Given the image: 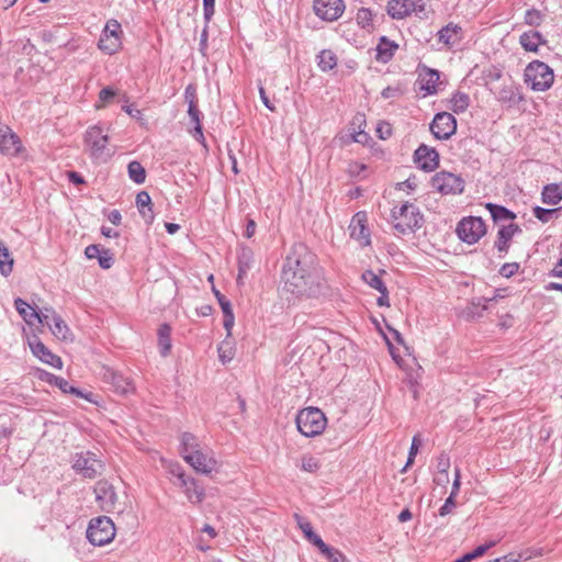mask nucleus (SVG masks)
Returning a JSON list of instances; mask_svg holds the SVG:
<instances>
[{
  "label": "nucleus",
  "mask_w": 562,
  "mask_h": 562,
  "mask_svg": "<svg viewBox=\"0 0 562 562\" xmlns=\"http://www.w3.org/2000/svg\"><path fill=\"white\" fill-rule=\"evenodd\" d=\"M553 80L552 69L542 61H531L525 70V81L532 90L546 91L552 86Z\"/></svg>",
  "instance_id": "obj_5"
},
{
  "label": "nucleus",
  "mask_w": 562,
  "mask_h": 562,
  "mask_svg": "<svg viewBox=\"0 0 562 562\" xmlns=\"http://www.w3.org/2000/svg\"><path fill=\"white\" fill-rule=\"evenodd\" d=\"M541 199L546 204H558L562 200V186L555 183L546 186L542 190Z\"/></svg>",
  "instance_id": "obj_33"
},
{
  "label": "nucleus",
  "mask_w": 562,
  "mask_h": 562,
  "mask_svg": "<svg viewBox=\"0 0 562 562\" xmlns=\"http://www.w3.org/2000/svg\"><path fill=\"white\" fill-rule=\"evenodd\" d=\"M86 145L90 155L98 160H106L111 154L108 150L109 137L100 126H92L86 132Z\"/></svg>",
  "instance_id": "obj_10"
},
{
  "label": "nucleus",
  "mask_w": 562,
  "mask_h": 562,
  "mask_svg": "<svg viewBox=\"0 0 562 562\" xmlns=\"http://www.w3.org/2000/svg\"><path fill=\"white\" fill-rule=\"evenodd\" d=\"M14 260L8 247L0 241V272L3 276H9L13 270Z\"/></svg>",
  "instance_id": "obj_36"
},
{
  "label": "nucleus",
  "mask_w": 562,
  "mask_h": 562,
  "mask_svg": "<svg viewBox=\"0 0 562 562\" xmlns=\"http://www.w3.org/2000/svg\"><path fill=\"white\" fill-rule=\"evenodd\" d=\"M376 132H378L380 138L386 139L387 137L391 136L392 128L389 123L383 122V123L379 124Z\"/></svg>",
  "instance_id": "obj_58"
},
{
  "label": "nucleus",
  "mask_w": 562,
  "mask_h": 562,
  "mask_svg": "<svg viewBox=\"0 0 562 562\" xmlns=\"http://www.w3.org/2000/svg\"><path fill=\"white\" fill-rule=\"evenodd\" d=\"M526 23L529 25H538L541 20L540 12L537 10H528L525 16Z\"/></svg>",
  "instance_id": "obj_56"
},
{
  "label": "nucleus",
  "mask_w": 562,
  "mask_h": 562,
  "mask_svg": "<svg viewBox=\"0 0 562 562\" xmlns=\"http://www.w3.org/2000/svg\"><path fill=\"white\" fill-rule=\"evenodd\" d=\"M22 148L19 136L8 126L0 127V151L8 156H15Z\"/></svg>",
  "instance_id": "obj_17"
},
{
  "label": "nucleus",
  "mask_w": 562,
  "mask_h": 562,
  "mask_svg": "<svg viewBox=\"0 0 562 562\" xmlns=\"http://www.w3.org/2000/svg\"><path fill=\"white\" fill-rule=\"evenodd\" d=\"M520 232L521 228L517 224L510 223L508 225H503L497 233V238L494 245L498 252L507 254L512 238L515 234Z\"/></svg>",
  "instance_id": "obj_23"
},
{
  "label": "nucleus",
  "mask_w": 562,
  "mask_h": 562,
  "mask_svg": "<svg viewBox=\"0 0 562 562\" xmlns=\"http://www.w3.org/2000/svg\"><path fill=\"white\" fill-rule=\"evenodd\" d=\"M223 325H224V328L226 329L227 331V336H231L232 334V328L234 326V314L233 312L228 313V314H224V322H223Z\"/></svg>",
  "instance_id": "obj_59"
},
{
  "label": "nucleus",
  "mask_w": 562,
  "mask_h": 562,
  "mask_svg": "<svg viewBox=\"0 0 562 562\" xmlns=\"http://www.w3.org/2000/svg\"><path fill=\"white\" fill-rule=\"evenodd\" d=\"M496 541H490L486 544L479 546L472 552L465 553V559L471 562L472 560L482 557L488 549L493 548Z\"/></svg>",
  "instance_id": "obj_49"
},
{
  "label": "nucleus",
  "mask_w": 562,
  "mask_h": 562,
  "mask_svg": "<svg viewBox=\"0 0 562 562\" xmlns=\"http://www.w3.org/2000/svg\"><path fill=\"white\" fill-rule=\"evenodd\" d=\"M430 131L437 139H448L457 131V120L451 113H437L430 124Z\"/></svg>",
  "instance_id": "obj_13"
},
{
  "label": "nucleus",
  "mask_w": 562,
  "mask_h": 562,
  "mask_svg": "<svg viewBox=\"0 0 562 562\" xmlns=\"http://www.w3.org/2000/svg\"><path fill=\"white\" fill-rule=\"evenodd\" d=\"M460 31L461 27L459 25L449 23L438 32V40L447 47H452L461 40Z\"/></svg>",
  "instance_id": "obj_28"
},
{
  "label": "nucleus",
  "mask_w": 562,
  "mask_h": 562,
  "mask_svg": "<svg viewBox=\"0 0 562 562\" xmlns=\"http://www.w3.org/2000/svg\"><path fill=\"white\" fill-rule=\"evenodd\" d=\"M521 560L528 561L530 560V555H525V553L510 552L504 557L495 559L493 562H519Z\"/></svg>",
  "instance_id": "obj_50"
},
{
  "label": "nucleus",
  "mask_w": 562,
  "mask_h": 562,
  "mask_svg": "<svg viewBox=\"0 0 562 562\" xmlns=\"http://www.w3.org/2000/svg\"><path fill=\"white\" fill-rule=\"evenodd\" d=\"M14 305L19 314L29 325H33L34 321H37L40 324H48L49 315L45 314L46 312H37L22 299H16Z\"/></svg>",
  "instance_id": "obj_18"
},
{
  "label": "nucleus",
  "mask_w": 562,
  "mask_h": 562,
  "mask_svg": "<svg viewBox=\"0 0 562 562\" xmlns=\"http://www.w3.org/2000/svg\"><path fill=\"white\" fill-rule=\"evenodd\" d=\"M102 371L103 381L109 384L117 394L126 395L134 392L135 387L131 379L124 376L111 368L104 367Z\"/></svg>",
  "instance_id": "obj_15"
},
{
  "label": "nucleus",
  "mask_w": 562,
  "mask_h": 562,
  "mask_svg": "<svg viewBox=\"0 0 562 562\" xmlns=\"http://www.w3.org/2000/svg\"><path fill=\"white\" fill-rule=\"evenodd\" d=\"M362 279L369 286L378 290L379 292L386 288L381 278L371 270L364 271L362 274Z\"/></svg>",
  "instance_id": "obj_39"
},
{
  "label": "nucleus",
  "mask_w": 562,
  "mask_h": 562,
  "mask_svg": "<svg viewBox=\"0 0 562 562\" xmlns=\"http://www.w3.org/2000/svg\"><path fill=\"white\" fill-rule=\"evenodd\" d=\"M439 71L424 67L418 74L417 83L419 91L424 92V95L437 93V85L439 81Z\"/></svg>",
  "instance_id": "obj_19"
},
{
  "label": "nucleus",
  "mask_w": 562,
  "mask_h": 562,
  "mask_svg": "<svg viewBox=\"0 0 562 562\" xmlns=\"http://www.w3.org/2000/svg\"><path fill=\"white\" fill-rule=\"evenodd\" d=\"M98 261L101 268L109 269L113 263V258L108 250L100 252Z\"/></svg>",
  "instance_id": "obj_55"
},
{
  "label": "nucleus",
  "mask_w": 562,
  "mask_h": 562,
  "mask_svg": "<svg viewBox=\"0 0 562 562\" xmlns=\"http://www.w3.org/2000/svg\"><path fill=\"white\" fill-rule=\"evenodd\" d=\"M297 430L305 437L321 435L327 424L325 414L317 407H306L296 415Z\"/></svg>",
  "instance_id": "obj_4"
},
{
  "label": "nucleus",
  "mask_w": 562,
  "mask_h": 562,
  "mask_svg": "<svg viewBox=\"0 0 562 562\" xmlns=\"http://www.w3.org/2000/svg\"><path fill=\"white\" fill-rule=\"evenodd\" d=\"M122 110L126 112L128 115L136 120H142V112L138 109H134L132 105L125 104L122 106Z\"/></svg>",
  "instance_id": "obj_62"
},
{
  "label": "nucleus",
  "mask_w": 562,
  "mask_h": 562,
  "mask_svg": "<svg viewBox=\"0 0 562 562\" xmlns=\"http://www.w3.org/2000/svg\"><path fill=\"white\" fill-rule=\"evenodd\" d=\"M98 47L102 52H104L109 55H112V54L116 53L119 50V48L121 47V37L116 36V35H109V34L102 33V35L99 40V43H98Z\"/></svg>",
  "instance_id": "obj_32"
},
{
  "label": "nucleus",
  "mask_w": 562,
  "mask_h": 562,
  "mask_svg": "<svg viewBox=\"0 0 562 562\" xmlns=\"http://www.w3.org/2000/svg\"><path fill=\"white\" fill-rule=\"evenodd\" d=\"M136 205L138 207L139 213L145 218L146 222L150 223L154 218L151 211V199L146 191H140L136 195Z\"/></svg>",
  "instance_id": "obj_31"
},
{
  "label": "nucleus",
  "mask_w": 562,
  "mask_h": 562,
  "mask_svg": "<svg viewBox=\"0 0 562 562\" xmlns=\"http://www.w3.org/2000/svg\"><path fill=\"white\" fill-rule=\"evenodd\" d=\"M72 469L87 479H94L104 471V464L95 454L87 451L76 453L72 458Z\"/></svg>",
  "instance_id": "obj_7"
},
{
  "label": "nucleus",
  "mask_w": 562,
  "mask_h": 562,
  "mask_svg": "<svg viewBox=\"0 0 562 562\" xmlns=\"http://www.w3.org/2000/svg\"><path fill=\"white\" fill-rule=\"evenodd\" d=\"M464 184L462 177L445 170L437 172L431 179L432 189L443 195L461 194Z\"/></svg>",
  "instance_id": "obj_9"
},
{
  "label": "nucleus",
  "mask_w": 562,
  "mask_h": 562,
  "mask_svg": "<svg viewBox=\"0 0 562 562\" xmlns=\"http://www.w3.org/2000/svg\"><path fill=\"white\" fill-rule=\"evenodd\" d=\"M420 445H422L420 436L415 435L412 440V445H411V449L408 452V458H407L406 464L403 468L402 472H405L414 463L415 457L418 452Z\"/></svg>",
  "instance_id": "obj_41"
},
{
  "label": "nucleus",
  "mask_w": 562,
  "mask_h": 562,
  "mask_svg": "<svg viewBox=\"0 0 562 562\" xmlns=\"http://www.w3.org/2000/svg\"><path fill=\"white\" fill-rule=\"evenodd\" d=\"M178 481L180 482L183 492L188 499L195 504L203 499L204 491L202 486H199L196 482L184 473L178 472Z\"/></svg>",
  "instance_id": "obj_22"
},
{
  "label": "nucleus",
  "mask_w": 562,
  "mask_h": 562,
  "mask_svg": "<svg viewBox=\"0 0 562 562\" xmlns=\"http://www.w3.org/2000/svg\"><path fill=\"white\" fill-rule=\"evenodd\" d=\"M317 65L322 71L333 70L337 66V56L330 49H323L317 55Z\"/></svg>",
  "instance_id": "obj_35"
},
{
  "label": "nucleus",
  "mask_w": 562,
  "mask_h": 562,
  "mask_svg": "<svg viewBox=\"0 0 562 562\" xmlns=\"http://www.w3.org/2000/svg\"><path fill=\"white\" fill-rule=\"evenodd\" d=\"M294 517H295L299 528L302 530L305 538L310 541L316 535L313 531V527H312L311 522H308L307 520H305L303 517H301L297 514H295Z\"/></svg>",
  "instance_id": "obj_46"
},
{
  "label": "nucleus",
  "mask_w": 562,
  "mask_h": 562,
  "mask_svg": "<svg viewBox=\"0 0 562 562\" xmlns=\"http://www.w3.org/2000/svg\"><path fill=\"white\" fill-rule=\"evenodd\" d=\"M171 333L172 327L170 324H162L158 328V347L159 352L162 357H167L171 352L172 344H171Z\"/></svg>",
  "instance_id": "obj_27"
},
{
  "label": "nucleus",
  "mask_w": 562,
  "mask_h": 562,
  "mask_svg": "<svg viewBox=\"0 0 562 562\" xmlns=\"http://www.w3.org/2000/svg\"><path fill=\"white\" fill-rule=\"evenodd\" d=\"M415 162L425 171H432L439 165V154L435 148L422 144L414 154Z\"/></svg>",
  "instance_id": "obj_16"
},
{
  "label": "nucleus",
  "mask_w": 562,
  "mask_h": 562,
  "mask_svg": "<svg viewBox=\"0 0 562 562\" xmlns=\"http://www.w3.org/2000/svg\"><path fill=\"white\" fill-rule=\"evenodd\" d=\"M104 34L120 36L122 33L121 24L116 20H109L103 29Z\"/></svg>",
  "instance_id": "obj_51"
},
{
  "label": "nucleus",
  "mask_w": 562,
  "mask_h": 562,
  "mask_svg": "<svg viewBox=\"0 0 562 562\" xmlns=\"http://www.w3.org/2000/svg\"><path fill=\"white\" fill-rule=\"evenodd\" d=\"M115 537V526L111 518L100 516L90 520L87 538L93 546H105Z\"/></svg>",
  "instance_id": "obj_6"
},
{
  "label": "nucleus",
  "mask_w": 562,
  "mask_h": 562,
  "mask_svg": "<svg viewBox=\"0 0 562 562\" xmlns=\"http://www.w3.org/2000/svg\"><path fill=\"white\" fill-rule=\"evenodd\" d=\"M322 554L330 562H345L346 557L338 549L328 546L327 550H324Z\"/></svg>",
  "instance_id": "obj_48"
},
{
  "label": "nucleus",
  "mask_w": 562,
  "mask_h": 562,
  "mask_svg": "<svg viewBox=\"0 0 562 562\" xmlns=\"http://www.w3.org/2000/svg\"><path fill=\"white\" fill-rule=\"evenodd\" d=\"M518 269L519 265L517 262H507L501 267L499 274L505 278H510L518 271Z\"/></svg>",
  "instance_id": "obj_52"
},
{
  "label": "nucleus",
  "mask_w": 562,
  "mask_h": 562,
  "mask_svg": "<svg viewBox=\"0 0 562 562\" xmlns=\"http://www.w3.org/2000/svg\"><path fill=\"white\" fill-rule=\"evenodd\" d=\"M310 542L314 544L321 551V553L324 550H327L328 544H326L317 533L310 540Z\"/></svg>",
  "instance_id": "obj_63"
},
{
  "label": "nucleus",
  "mask_w": 562,
  "mask_h": 562,
  "mask_svg": "<svg viewBox=\"0 0 562 562\" xmlns=\"http://www.w3.org/2000/svg\"><path fill=\"white\" fill-rule=\"evenodd\" d=\"M30 348L35 357L42 362L47 363L56 369L63 368L61 359L54 355L46 346L38 339L30 342Z\"/></svg>",
  "instance_id": "obj_20"
},
{
  "label": "nucleus",
  "mask_w": 562,
  "mask_h": 562,
  "mask_svg": "<svg viewBox=\"0 0 562 562\" xmlns=\"http://www.w3.org/2000/svg\"><path fill=\"white\" fill-rule=\"evenodd\" d=\"M319 467H321L319 461L315 457H313V456H303L302 457V464H301L302 470L310 472V473H314L319 469Z\"/></svg>",
  "instance_id": "obj_45"
},
{
  "label": "nucleus",
  "mask_w": 562,
  "mask_h": 562,
  "mask_svg": "<svg viewBox=\"0 0 562 562\" xmlns=\"http://www.w3.org/2000/svg\"><path fill=\"white\" fill-rule=\"evenodd\" d=\"M100 252L101 251H100V249H99V247L97 245H90L85 250V255L89 259L98 258Z\"/></svg>",
  "instance_id": "obj_64"
},
{
  "label": "nucleus",
  "mask_w": 562,
  "mask_h": 562,
  "mask_svg": "<svg viewBox=\"0 0 562 562\" xmlns=\"http://www.w3.org/2000/svg\"><path fill=\"white\" fill-rule=\"evenodd\" d=\"M217 351L220 360L223 363L229 362L235 356L234 349L228 341H223L218 346Z\"/></svg>",
  "instance_id": "obj_42"
},
{
  "label": "nucleus",
  "mask_w": 562,
  "mask_h": 562,
  "mask_svg": "<svg viewBox=\"0 0 562 562\" xmlns=\"http://www.w3.org/2000/svg\"><path fill=\"white\" fill-rule=\"evenodd\" d=\"M116 94V91L111 87L103 88L99 93V103L95 105L97 109L104 108L105 104L110 102Z\"/></svg>",
  "instance_id": "obj_47"
},
{
  "label": "nucleus",
  "mask_w": 562,
  "mask_h": 562,
  "mask_svg": "<svg viewBox=\"0 0 562 562\" xmlns=\"http://www.w3.org/2000/svg\"><path fill=\"white\" fill-rule=\"evenodd\" d=\"M519 42L528 52H536L541 42V35L538 32H526L520 35Z\"/></svg>",
  "instance_id": "obj_37"
},
{
  "label": "nucleus",
  "mask_w": 562,
  "mask_h": 562,
  "mask_svg": "<svg viewBox=\"0 0 562 562\" xmlns=\"http://www.w3.org/2000/svg\"><path fill=\"white\" fill-rule=\"evenodd\" d=\"M95 499L100 508L108 513L121 510L119 496L113 486L106 481H99L94 486Z\"/></svg>",
  "instance_id": "obj_12"
},
{
  "label": "nucleus",
  "mask_w": 562,
  "mask_h": 562,
  "mask_svg": "<svg viewBox=\"0 0 562 562\" xmlns=\"http://www.w3.org/2000/svg\"><path fill=\"white\" fill-rule=\"evenodd\" d=\"M454 499H456L454 496L449 495V497L446 499L445 504L439 509V515L440 516H446L449 513H451L452 508L456 507V501Z\"/></svg>",
  "instance_id": "obj_57"
},
{
  "label": "nucleus",
  "mask_w": 562,
  "mask_h": 562,
  "mask_svg": "<svg viewBox=\"0 0 562 562\" xmlns=\"http://www.w3.org/2000/svg\"><path fill=\"white\" fill-rule=\"evenodd\" d=\"M356 20L362 27L370 26L373 20V13L368 8H360L357 12Z\"/></svg>",
  "instance_id": "obj_43"
},
{
  "label": "nucleus",
  "mask_w": 562,
  "mask_h": 562,
  "mask_svg": "<svg viewBox=\"0 0 562 562\" xmlns=\"http://www.w3.org/2000/svg\"><path fill=\"white\" fill-rule=\"evenodd\" d=\"M391 218L393 228L398 234H407L420 228L424 217L417 206L412 203H404L400 207H394L391 211Z\"/></svg>",
  "instance_id": "obj_3"
},
{
  "label": "nucleus",
  "mask_w": 562,
  "mask_h": 562,
  "mask_svg": "<svg viewBox=\"0 0 562 562\" xmlns=\"http://www.w3.org/2000/svg\"><path fill=\"white\" fill-rule=\"evenodd\" d=\"M457 234L461 240L472 245L486 234V225L481 217H464L457 226Z\"/></svg>",
  "instance_id": "obj_8"
},
{
  "label": "nucleus",
  "mask_w": 562,
  "mask_h": 562,
  "mask_svg": "<svg viewBox=\"0 0 562 562\" xmlns=\"http://www.w3.org/2000/svg\"><path fill=\"white\" fill-rule=\"evenodd\" d=\"M214 293H215L217 301L221 305L223 314H228V313L233 312L231 302L221 292L214 290Z\"/></svg>",
  "instance_id": "obj_54"
},
{
  "label": "nucleus",
  "mask_w": 562,
  "mask_h": 562,
  "mask_svg": "<svg viewBox=\"0 0 562 562\" xmlns=\"http://www.w3.org/2000/svg\"><path fill=\"white\" fill-rule=\"evenodd\" d=\"M284 289L297 296H315L321 291V278L315 256L302 245H294L282 268Z\"/></svg>",
  "instance_id": "obj_1"
},
{
  "label": "nucleus",
  "mask_w": 562,
  "mask_h": 562,
  "mask_svg": "<svg viewBox=\"0 0 562 562\" xmlns=\"http://www.w3.org/2000/svg\"><path fill=\"white\" fill-rule=\"evenodd\" d=\"M315 14L324 21H335L345 10L342 0H315L313 5Z\"/></svg>",
  "instance_id": "obj_14"
},
{
  "label": "nucleus",
  "mask_w": 562,
  "mask_h": 562,
  "mask_svg": "<svg viewBox=\"0 0 562 562\" xmlns=\"http://www.w3.org/2000/svg\"><path fill=\"white\" fill-rule=\"evenodd\" d=\"M180 453L183 460L194 469L198 473L210 474L216 469L217 462L213 456L203 450L198 438L190 434L183 432L181 436Z\"/></svg>",
  "instance_id": "obj_2"
},
{
  "label": "nucleus",
  "mask_w": 562,
  "mask_h": 562,
  "mask_svg": "<svg viewBox=\"0 0 562 562\" xmlns=\"http://www.w3.org/2000/svg\"><path fill=\"white\" fill-rule=\"evenodd\" d=\"M449 109L457 114L465 112L470 104V98L467 93L457 91L449 100Z\"/></svg>",
  "instance_id": "obj_34"
},
{
  "label": "nucleus",
  "mask_w": 562,
  "mask_h": 562,
  "mask_svg": "<svg viewBox=\"0 0 562 562\" xmlns=\"http://www.w3.org/2000/svg\"><path fill=\"white\" fill-rule=\"evenodd\" d=\"M128 176L135 183H143L146 179L145 168L138 161H131L127 166Z\"/></svg>",
  "instance_id": "obj_38"
},
{
  "label": "nucleus",
  "mask_w": 562,
  "mask_h": 562,
  "mask_svg": "<svg viewBox=\"0 0 562 562\" xmlns=\"http://www.w3.org/2000/svg\"><path fill=\"white\" fill-rule=\"evenodd\" d=\"M397 47V44L387 40L385 36H382L376 46V60L384 64L390 61Z\"/></svg>",
  "instance_id": "obj_29"
},
{
  "label": "nucleus",
  "mask_w": 562,
  "mask_h": 562,
  "mask_svg": "<svg viewBox=\"0 0 562 562\" xmlns=\"http://www.w3.org/2000/svg\"><path fill=\"white\" fill-rule=\"evenodd\" d=\"M414 10L412 0H390L387 2V14L393 19H403Z\"/></svg>",
  "instance_id": "obj_25"
},
{
  "label": "nucleus",
  "mask_w": 562,
  "mask_h": 562,
  "mask_svg": "<svg viewBox=\"0 0 562 562\" xmlns=\"http://www.w3.org/2000/svg\"><path fill=\"white\" fill-rule=\"evenodd\" d=\"M460 479H461L460 469L457 468L454 471V480H453V484H452V491L450 493L451 496L456 497L458 495L460 485H461Z\"/></svg>",
  "instance_id": "obj_60"
},
{
  "label": "nucleus",
  "mask_w": 562,
  "mask_h": 562,
  "mask_svg": "<svg viewBox=\"0 0 562 562\" xmlns=\"http://www.w3.org/2000/svg\"><path fill=\"white\" fill-rule=\"evenodd\" d=\"M364 218L361 217L360 213H358L351 221V224L349 226L350 228V236L358 241H360L362 245H369L370 244V233L368 227L364 224Z\"/></svg>",
  "instance_id": "obj_24"
},
{
  "label": "nucleus",
  "mask_w": 562,
  "mask_h": 562,
  "mask_svg": "<svg viewBox=\"0 0 562 562\" xmlns=\"http://www.w3.org/2000/svg\"><path fill=\"white\" fill-rule=\"evenodd\" d=\"M45 312V314L49 315L48 324L46 325L49 326L53 335L60 340L71 339V331L64 319L53 308L46 307Z\"/></svg>",
  "instance_id": "obj_21"
},
{
  "label": "nucleus",
  "mask_w": 562,
  "mask_h": 562,
  "mask_svg": "<svg viewBox=\"0 0 562 562\" xmlns=\"http://www.w3.org/2000/svg\"><path fill=\"white\" fill-rule=\"evenodd\" d=\"M562 207L558 209H543L541 206H535L532 212L537 220L542 223H548L551 221L554 214H558Z\"/></svg>",
  "instance_id": "obj_40"
},
{
  "label": "nucleus",
  "mask_w": 562,
  "mask_h": 562,
  "mask_svg": "<svg viewBox=\"0 0 562 562\" xmlns=\"http://www.w3.org/2000/svg\"><path fill=\"white\" fill-rule=\"evenodd\" d=\"M204 16L209 20L214 14L215 0H203Z\"/></svg>",
  "instance_id": "obj_61"
},
{
  "label": "nucleus",
  "mask_w": 562,
  "mask_h": 562,
  "mask_svg": "<svg viewBox=\"0 0 562 562\" xmlns=\"http://www.w3.org/2000/svg\"><path fill=\"white\" fill-rule=\"evenodd\" d=\"M184 102L188 104V114L191 123L193 124V130H190V133L196 140L203 142L204 136L201 125L202 114L198 109V93L195 85L190 83L189 86H187L184 91Z\"/></svg>",
  "instance_id": "obj_11"
},
{
  "label": "nucleus",
  "mask_w": 562,
  "mask_h": 562,
  "mask_svg": "<svg viewBox=\"0 0 562 562\" xmlns=\"http://www.w3.org/2000/svg\"><path fill=\"white\" fill-rule=\"evenodd\" d=\"M485 207L488 210L494 222H507L516 218V214L505 206L486 203Z\"/></svg>",
  "instance_id": "obj_30"
},
{
  "label": "nucleus",
  "mask_w": 562,
  "mask_h": 562,
  "mask_svg": "<svg viewBox=\"0 0 562 562\" xmlns=\"http://www.w3.org/2000/svg\"><path fill=\"white\" fill-rule=\"evenodd\" d=\"M450 468V458L446 453H441L437 459L438 472H448Z\"/></svg>",
  "instance_id": "obj_53"
},
{
  "label": "nucleus",
  "mask_w": 562,
  "mask_h": 562,
  "mask_svg": "<svg viewBox=\"0 0 562 562\" xmlns=\"http://www.w3.org/2000/svg\"><path fill=\"white\" fill-rule=\"evenodd\" d=\"M254 262V252L248 247H243L238 252L237 284H243V278L247 274Z\"/></svg>",
  "instance_id": "obj_26"
},
{
  "label": "nucleus",
  "mask_w": 562,
  "mask_h": 562,
  "mask_svg": "<svg viewBox=\"0 0 562 562\" xmlns=\"http://www.w3.org/2000/svg\"><path fill=\"white\" fill-rule=\"evenodd\" d=\"M52 380H54L55 384L64 392V393H71V394H76L78 396H82V393L77 390L76 387L69 385V383L63 379V378H57V376H54V375H49V382H52Z\"/></svg>",
  "instance_id": "obj_44"
}]
</instances>
